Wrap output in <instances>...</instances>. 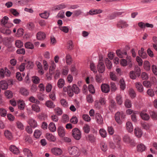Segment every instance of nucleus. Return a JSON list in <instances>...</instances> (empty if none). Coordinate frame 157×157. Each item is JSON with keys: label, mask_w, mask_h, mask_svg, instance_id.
Returning <instances> with one entry per match:
<instances>
[{"label": "nucleus", "mask_w": 157, "mask_h": 157, "mask_svg": "<svg viewBox=\"0 0 157 157\" xmlns=\"http://www.w3.org/2000/svg\"><path fill=\"white\" fill-rule=\"evenodd\" d=\"M69 153L74 156L78 157L80 155L79 149L75 146L70 147H68Z\"/></svg>", "instance_id": "nucleus-1"}, {"label": "nucleus", "mask_w": 157, "mask_h": 157, "mask_svg": "<svg viewBox=\"0 0 157 157\" xmlns=\"http://www.w3.org/2000/svg\"><path fill=\"white\" fill-rule=\"evenodd\" d=\"M72 136L75 139L77 140L80 139L81 137V133L80 131L77 128L72 129Z\"/></svg>", "instance_id": "nucleus-2"}, {"label": "nucleus", "mask_w": 157, "mask_h": 157, "mask_svg": "<svg viewBox=\"0 0 157 157\" xmlns=\"http://www.w3.org/2000/svg\"><path fill=\"white\" fill-rule=\"evenodd\" d=\"M79 92V89L77 86L74 84L72 87L71 86V89L69 92H68V95L69 96L72 97L74 95V92L75 94H78Z\"/></svg>", "instance_id": "nucleus-3"}, {"label": "nucleus", "mask_w": 157, "mask_h": 157, "mask_svg": "<svg viewBox=\"0 0 157 157\" xmlns=\"http://www.w3.org/2000/svg\"><path fill=\"white\" fill-rule=\"evenodd\" d=\"M123 140L125 142L130 144L132 146L135 145L134 140L128 135H125L124 136Z\"/></svg>", "instance_id": "nucleus-4"}, {"label": "nucleus", "mask_w": 157, "mask_h": 157, "mask_svg": "<svg viewBox=\"0 0 157 157\" xmlns=\"http://www.w3.org/2000/svg\"><path fill=\"white\" fill-rule=\"evenodd\" d=\"M5 75L7 76H10V71L6 67H5L4 69H1L0 71V77L4 78Z\"/></svg>", "instance_id": "nucleus-5"}, {"label": "nucleus", "mask_w": 157, "mask_h": 157, "mask_svg": "<svg viewBox=\"0 0 157 157\" xmlns=\"http://www.w3.org/2000/svg\"><path fill=\"white\" fill-rule=\"evenodd\" d=\"M97 68L99 73H103L105 69V66L104 63L102 62L99 61L97 66Z\"/></svg>", "instance_id": "nucleus-6"}, {"label": "nucleus", "mask_w": 157, "mask_h": 157, "mask_svg": "<svg viewBox=\"0 0 157 157\" xmlns=\"http://www.w3.org/2000/svg\"><path fill=\"white\" fill-rule=\"evenodd\" d=\"M102 91L104 93H108L110 91L109 86L107 84H102L101 86Z\"/></svg>", "instance_id": "nucleus-7"}, {"label": "nucleus", "mask_w": 157, "mask_h": 157, "mask_svg": "<svg viewBox=\"0 0 157 157\" xmlns=\"http://www.w3.org/2000/svg\"><path fill=\"white\" fill-rule=\"evenodd\" d=\"M51 151L53 154L56 155H60L62 153L61 149L57 147H55L52 149Z\"/></svg>", "instance_id": "nucleus-8"}, {"label": "nucleus", "mask_w": 157, "mask_h": 157, "mask_svg": "<svg viewBox=\"0 0 157 157\" xmlns=\"http://www.w3.org/2000/svg\"><path fill=\"white\" fill-rule=\"evenodd\" d=\"M46 37L45 34L43 32H39L36 34V38L39 40H43Z\"/></svg>", "instance_id": "nucleus-9"}, {"label": "nucleus", "mask_w": 157, "mask_h": 157, "mask_svg": "<svg viewBox=\"0 0 157 157\" xmlns=\"http://www.w3.org/2000/svg\"><path fill=\"white\" fill-rule=\"evenodd\" d=\"M8 87V85L7 82L5 80H2L0 81V87L3 90H6Z\"/></svg>", "instance_id": "nucleus-10"}, {"label": "nucleus", "mask_w": 157, "mask_h": 157, "mask_svg": "<svg viewBox=\"0 0 157 157\" xmlns=\"http://www.w3.org/2000/svg\"><path fill=\"white\" fill-rule=\"evenodd\" d=\"M96 120L98 124H102L103 123V119L101 115L99 113H96L95 114Z\"/></svg>", "instance_id": "nucleus-11"}, {"label": "nucleus", "mask_w": 157, "mask_h": 157, "mask_svg": "<svg viewBox=\"0 0 157 157\" xmlns=\"http://www.w3.org/2000/svg\"><path fill=\"white\" fill-rule=\"evenodd\" d=\"M126 128L128 132H131L133 131V128L132 123L130 121L127 122L126 123Z\"/></svg>", "instance_id": "nucleus-12"}, {"label": "nucleus", "mask_w": 157, "mask_h": 157, "mask_svg": "<svg viewBox=\"0 0 157 157\" xmlns=\"http://www.w3.org/2000/svg\"><path fill=\"white\" fill-rule=\"evenodd\" d=\"M128 25L124 21L120 20L118 22V28H123L127 27Z\"/></svg>", "instance_id": "nucleus-13"}, {"label": "nucleus", "mask_w": 157, "mask_h": 157, "mask_svg": "<svg viewBox=\"0 0 157 157\" xmlns=\"http://www.w3.org/2000/svg\"><path fill=\"white\" fill-rule=\"evenodd\" d=\"M102 12V10L100 9L91 10L89 12V14L91 15L100 13Z\"/></svg>", "instance_id": "nucleus-14"}, {"label": "nucleus", "mask_w": 157, "mask_h": 157, "mask_svg": "<svg viewBox=\"0 0 157 157\" xmlns=\"http://www.w3.org/2000/svg\"><path fill=\"white\" fill-rule=\"evenodd\" d=\"M140 115L142 119L144 121H148L150 118L149 115L144 112H141Z\"/></svg>", "instance_id": "nucleus-15"}, {"label": "nucleus", "mask_w": 157, "mask_h": 157, "mask_svg": "<svg viewBox=\"0 0 157 157\" xmlns=\"http://www.w3.org/2000/svg\"><path fill=\"white\" fill-rule=\"evenodd\" d=\"M58 133L59 136L61 137L64 136L65 135V132L63 127L59 126L58 128Z\"/></svg>", "instance_id": "nucleus-16"}, {"label": "nucleus", "mask_w": 157, "mask_h": 157, "mask_svg": "<svg viewBox=\"0 0 157 157\" xmlns=\"http://www.w3.org/2000/svg\"><path fill=\"white\" fill-rule=\"evenodd\" d=\"M127 53L126 50H123L122 51L118 49V57L120 58L124 57L127 55Z\"/></svg>", "instance_id": "nucleus-17"}, {"label": "nucleus", "mask_w": 157, "mask_h": 157, "mask_svg": "<svg viewBox=\"0 0 157 157\" xmlns=\"http://www.w3.org/2000/svg\"><path fill=\"white\" fill-rule=\"evenodd\" d=\"M119 84L120 86V88L122 90H124L126 88V84L123 78L120 80L119 83H118V85Z\"/></svg>", "instance_id": "nucleus-18"}, {"label": "nucleus", "mask_w": 157, "mask_h": 157, "mask_svg": "<svg viewBox=\"0 0 157 157\" xmlns=\"http://www.w3.org/2000/svg\"><path fill=\"white\" fill-rule=\"evenodd\" d=\"M135 86L137 90L140 92H142L143 91V87L141 83L140 82H136Z\"/></svg>", "instance_id": "nucleus-19"}, {"label": "nucleus", "mask_w": 157, "mask_h": 157, "mask_svg": "<svg viewBox=\"0 0 157 157\" xmlns=\"http://www.w3.org/2000/svg\"><path fill=\"white\" fill-rule=\"evenodd\" d=\"M137 149L138 151L142 152L145 150L146 147L144 144H141L137 146Z\"/></svg>", "instance_id": "nucleus-20"}, {"label": "nucleus", "mask_w": 157, "mask_h": 157, "mask_svg": "<svg viewBox=\"0 0 157 157\" xmlns=\"http://www.w3.org/2000/svg\"><path fill=\"white\" fill-rule=\"evenodd\" d=\"M10 149L14 154H18L19 152L18 149L14 145H11L10 147Z\"/></svg>", "instance_id": "nucleus-21"}, {"label": "nucleus", "mask_w": 157, "mask_h": 157, "mask_svg": "<svg viewBox=\"0 0 157 157\" xmlns=\"http://www.w3.org/2000/svg\"><path fill=\"white\" fill-rule=\"evenodd\" d=\"M134 132L135 134L137 137H140L141 136L142 133L141 130L139 128H136L134 130Z\"/></svg>", "instance_id": "nucleus-22"}, {"label": "nucleus", "mask_w": 157, "mask_h": 157, "mask_svg": "<svg viewBox=\"0 0 157 157\" xmlns=\"http://www.w3.org/2000/svg\"><path fill=\"white\" fill-rule=\"evenodd\" d=\"M46 138L50 141L54 142L56 140V137L52 134L47 133L46 136Z\"/></svg>", "instance_id": "nucleus-23"}, {"label": "nucleus", "mask_w": 157, "mask_h": 157, "mask_svg": "<svg viewBox=\"0 0 157 157\" xmlns=\"http://www.w3.org/2000/svg\"><path fill=\"white\" fill-rule=\"evenodd\" d=\"M86 138L87 140L90 141L91 143L94 142L96 139L95 137L92 134H90L88 135L87 136H86Z\"/></svg>", "instance_id": "nucleus-24"}, {"label": "nucleus", "mask_w": 157, "mask_h": 157, "mask_svg": "<svg viewBox=\"0 0 157 157\" xmlns=\"http://www.w3.org/2000/svg\"><path fill=\"white\" fill-rule=\"evenodd\" d=\"M29 123L30 126L32 127L35 128L37 126L36 122L33 119L29 120Z\"/></svg>", "instance_id": "nucleus-25"}, {"label": "nucleus", "mask_w": 157, "mask_h": 157, "mask_svg": "<svg viewBox=\"0 0 157 157\" xmlns=\"http://www.w3.org/2000/svg\"><path fill=\"white\" fill-rule=\"evenodd\" d=\"M45 105L48 107L52 108H54L55 106L53 102L51 100L46 101Z\"/></svg>", "instance_id": "nucleus-26"}, {"label": "nucleus", "mask_w": 157, "mask_h": 157, "mask_svg": "<svg viewBox=\"0 0 157 157\" xmlns=\"http://www.w3.org/2000/svg\"><path fill=\"white\" fill-rule=\"evenodd\" d=\"M124 104L125 107L127 108H130L132 106L131 101L129 99H126L125 100Z\"/></svg>", "instance_id": "nucleus-27"}, {"label": "nucleus", "mask_w": 157, "mask_h": 157, "mask_svg": "<svg viewBox=\"0 0 157 157\" xmlns=\"http://www.w3.org/2000/svg\"><path fill=\"white\" fill-rule=\"evenodd\" d=\"M9 20V18L6 16H4L1 20V25L3 26H4L8 22Z\"/></svg>", "instance_id": "nucleus-28"}, {"label": "nucleus", "mask_w": 157, "mask_h": 157, "mask_svg": "<svg viewBox=\"0 0 157 157\" xmlns=\"http://www.w3.org/2000/svg\"><path fill=\"white\" fill-rule=\"evenodd\" d=\"M5 94L7 98H11L13 97V93L10 90H7L5 91Z\"/></svg>", "instance_id": "nucleus-29"}, {"label": "nucleus", "mask_w": 157, "mask_h": 157, "mask_svg": "<svg viewBox=\"0 0 157 157\" xmlns=\"http://www.w3.org/2000/svg\"><path fill=\"white\" fill-rule=\"evenodd\" d=\"M48 128L51 131L55 132L56 130V127L55 124L53 122H51L48 126Z\"/></svg>", "instance_id": "nucleus-30"}, {"label": "nucleus", "mask_w": 157, "mask_h": 157, "mask_svg": "<svg viewBox=\"0 0 157 157\" xmlns=\"http://www.w3.org/2000/svg\"><path fill=\"white\" fill-rule=\"evenodd\" d=\"M21 94L24 96H27L29 94V92L28 90L24 88H21L20 90Z\"/></svg>", "instance_id": "nucleus-31"}, {"label": "nucleus", "mask_w": 157, "mask_h": 157, "mask_svg": "<svg viewBox=\"0 0 157 157\" xmlns=\"http://www.w3.org/2000/svg\"><path fill=\"white\" fill-rule=\"evenodd\" d=\"M64 85V81L62 78L59 79L57 82V86L59 88H62Z\"/></svg>", "instance_id": "nucleus-32"}, {"label": "nucleus", "mask_w": 157, "mask_h": 157, "mask_svg": "<svg viewBox=\"0 0 157 157\" xmlns=\"http://www.w3.org/2000/svg\"><path fill=\"white\" fill-rule=\"evenodd\" d=\"M23 152L25 155L27 157H32L33 155L31 151L28 149L25 148L23 150Z\"/></svg>", "instance_id": "nucleus-33"}, {"label": "nucleus", "mask_w": 157, "mask_h": 157, "mask_svg": "<svg viewBox=\"0 0 157 157\" xmlns=\"http://www.w3.org/2000/svg\"><path fill=\"white\" fill-rule=\"evenodd\" d=\"M105 62L107 68L109 69H110L112 67V63L108 58L105 59Z\"/></svg>", "instance_id": "nucleus-34"}, {"label": "nucleus", "mask_w": 157, "mask_h": 157, "mask_svg": "<svg viewBox=\"0 0 157 157\" xmlns=\"http://www.w3.org/2000/svg\"><path fill=\"white\" fill-rule=\"evenodd\" d=\"M144 69L147 71H149L150 69V63L148 61H145L144 64Z\"/></svg>", "instance_id": "nucleus-35"}, {"label": "nucleus", "mask_w": 157, "mask_h": 157, "mask_svg": "<svg viewBox=\"0 0 157 157\" xmlns=\"http://www.w3.org/2000/svg\"><path fill=\"white\" fill-rule=\"evenodd\" d=\"M4 134L6 137L9 140H11L12 138V133L9 131H5L4 132Z\"/></svg>", "instance_id": "nucleus-36"}, {"label": "nucleus", "mask_w": 157, "mask_h": 157, "mask_svg": "<svg viewBox=\"0 0 157 157\" xmlns=\"http://www.w3.org/2000/svg\"><path fill=\"white\" fill-rule=\"evenodd\" d=\"M99 133L101 137L103 138H105L107 136L106 131L103 128H101L99 130Z\"/></svg>", "instance_id": "nucleus-37"}, {"label": "nucleus", "mask_w": 157, "mask_h": 157, "mask_svg": "<svg viewBox=\"0 0 157 157\" xmlns=\"http://www.w3.org/2000/svg\"><path fill=\"white\" fill-rule=\"evenodd\" d=\"M120 64L122 67H125L128 65V61L125 59H122L120 60Z\"/></svg>", "instance_id": "nucleus-38"}, {"label": "nucleus", "mask_w": 157, "mask_h": 157, "mask_svg": "<svg viewBox=\"0 0 157 157\" xmlns=\"http://www.w3.org/2000/svg\"><path fill=\"white\" fill-rule=\"evenodd\" d=\"M129 94L130 97L133 99L135 98L136 96V94L135 91L132 89H129Z\"/></svg>", "instance_id": "nucleus-39"}, {"label": "nucleus", "mask_w": 157, "mask_h": 157, "mask_svg": "<svg viewBox=\"0 0 157 157\" xmlns=\"http://www.w3.org/2000/svg\"><path fill=\"white\" fill-rule=\"evenodd\" d=\"M100 147L102 150L104 152H105L107 149V145L105 143L102 142L100 144Z\"/></svg>", "instance_id": "nucleus-40"}, {"label": "nucleus", "mask_w": 157, "mask_h": 157, "mask_svg": "<svg viewBox=\"0 0 157 157\" xmlns=\"http://www.w3.org/2000/svg\"><path fill=\"white\" fill-rule=\"evenodd\" d=\"M25 47L26 48L32 49L34 48L33 45L30 42H27L25 44Z\"/></svg>", "instance_id": "nucleus-41"}, {"label": "nucleus", "mask_w": 157, "mask_h": 157, "mask_svg": "<svg viewBox=\"0 0 157 157\" xmlns=\"http://www.w3.org/2000/svg\"><path fill=\"white\" fill-rule=\"evenodd\" d=\"M49 15V13L45 11L44 12L40 14V16L42 18L47 19L48 18Z\"/></svg>", "instance_id": "nucleus-42"}, {"label": "nucleus", "mask_w": 157, "mask_h": 157, "mask_svg": "<svg viewBox=\"0 0 157 157\" xmlns=\"http://www.w3.org/2000/svg\"><path fill=\"white\" fill-rule=\"evenodd\" d=\"M66 62L67 64L70 65L71 64L72 61L71 57L70 55H67L66 57Z\"/></svg>", "instance_id": "nucleus-43"}, {"label": "nucleus", "mask_w": 157, "mask_h": 157, "mask_svg": "<svg viewBox=\"0 0 157 157\" xmlns=\"http://www.w3.org/2000/svg\"><path fill=\"white\" fill-rule=\"evenodd\" d=\"M27 28L29 30H33L35 27V25L32 22H29L27 24Z\"/></svg>", "instance_id": "nucleus-44"}, {"label": "nucleus", "mask_w": 157, "mask_h": 157, "mask_svg": "<svg viewBox=\"0 0 157 157\" xmlns=\"http://www.w3.org/2000/svg\"><path fill=\"white\" fill-rule=\"evenodd\" d=\"M151 117L154 119L157 120V112L151 111L149 112Z\"/></svg>", "instance_id": "nucleus-45"}, {"label": "nucleus", "mask_w": 157, "mask_h": 157, "mask_svg": "<svg viewBox=\"0 0 157 157\" xmlns=\"http://www.w3.org/2000/svg\"><path fill=\"white\" fill-rule=\"evenodd\" d=\"M41 134V132L40 130H36L34 132V136L36 138H38L40 137Z\"/></svg>", "instance_id": "nucleus-46"}, {"label": "nucleus", "mask_w": 157, "mask_h": 157, "mask_svg": "<svg viewBox=\"0 0 157 157\" xmlns=\"http://www.w3.org/2000/svg\"><path fill=\"white\" fill-rule=\"evenodd\" d=\"M67 48L69 50L73 49V44L72 41L70 40L67 43Z\"/></svg>", "instance_id": "nucleus-47"}, {"label": "nucleus", "mask_w": 157, "mask_h": 157, "mask_svg": "<svg viewBox=\"0 0 157 157\" xmlns=\"http://www.w3.org/2000/svg\"><path fill=\"white\" fill-rule=\"evenodd\" d=\"M109 76L111 79L113 81H116L117 79V77L115 74L112 72H110Z\"/></svg>", "instance_id": "nucleus-48"}, {"label": "nucleus", "mask_w": 157, "mask_h": 157, "mask_svg": "<svg viewBox=\"0 0 157 157\" xmlns=\"http://www.w3.org/2000/svg\"><path fill=\"white\" fill-rule=\"evenodd\" d=\"M88 89L90 93H91L92 94H94L95 93V90L94 86L92 85V84L89 85L88 86Z\"/></svg>", "instance_id": "nucleus-49"}, {"label": "nucleus", "mask_w": 157, "mask_h": 157, "mask_svg": "<svg viewBox=\"0 0 157 157\" xmlns=\"http://www.w3.org/2000/svg\"><path fill=\"white\" fill-rule=\"evenodd\" d=\"M66 6L64 4H60L57 5L55 6V10H60L64 9L66 7Z\"/></svg>", "instance_id": "nucleus-50"}, {"label": "nucleus", "mask_w": 157, "mask_h": 157, "mask_svg": "<svg viewBox=\"0 0 157 157\" xmlns=\"http://www.w3.org/2000/svg\"><path fill=\"white\" fill-rule=\"evenodd\" d=\"M110 85L111 90L112 91H115L117 90V87L114 82H111Z\"/></svg>", "instance_id": "nucleus-51"}, {"label": "nucleus", "mask_w": 157, "mask_h": 157, "mask_svg": "<svg viewBox=\"0 0 157 157\" xmlns=\"http://www.w3.org/2000/svg\"><path fill=\"white\" fill-rule=\"evenodd\" d=\"M32 108L33 110L36 112H39L40 111V108L39 106L36 104L33 105L32 106Z\"/></svg>", "instance_id": "nucleus-52"}, {"label": "nucleus", "mask_w": 157, "mask_h": 157, "mask_svg": "<svg viewBox=\"0 0 157 157\" xmlns=\"http://www.w3.org/2000/svg\"><path fill=\"white\" fill-rule=\"evenodd\" d=\"M102 76L100 74L97 75L96 76V81L98 83H101V82Z\"/></svg>", "instance_id": "nucleus-53"}, {"label": "nucleus", "mask_w": 157, "mask_h": 157, "mask_svg": "<svg viewBox=\"0 0 157 157\" xmlns=\"http://www.w3.org/2000/svg\"><path fill=\"white\" fill-rule=\"evenodd\" d=\"M26 67L27 69H30L32 68L33 67V63L30 61H29L27 62V63H26Z\"/></svg>", "instance_id": "nucleus-54"}, {"label": "nucleus", "mask_w": 157, "mask_h": 157, "mask_svg": "<svg viewBox=\"0 0 157 157\" xmlns=\"http://www.w3.org/2000/svg\"><path fill=\"white\" fill-rule=\"evenodd\" d=\"M70 121L74 124H76L78 121L77 118L76 116H73L70 119Z\"/></svg>", "instance_id": "nucleus-55"}, {"label": "nucleus", "mask_w": 157, "mask_h": 157, "mask_svg": "<svg viewBox=\"0 0 157 157\" xmlns=\"http://www.w3.org/2000/svg\"><path fill=\"white\" fill-rule=\"evenodd\" d=\"M15 44L16 46L18 48H21L23 45L22 42L19 40H17L16 41Z\"/></svg>", "instance_id": "nucleus-56"}, {"label": "nucleus", "mask_w": 157, "mask_h": 157, "mask_svg": "<svg viewBox=\"0 0 157 157\" xmlns=\"http://www.w3.org/2000/svg\"><path fill=\"white\" fill-rule=\"evenodd\" d=\"M83 129L84 132L86 133H88L90 131V128L89 125L88 124H86L83 127Z\"/></svg>", "instance_id": "nucleus-57"}, {"label": "nucleus", "mask_w": 157, "mask_h": 157, "mask_svg": "<svg viewBox=\"0 0 157 157\" xmlns=\"http://www.w3.org/2000/svg\"><path fill=\"white\" fill-rule=\"evenodd\" d=\"M143 84L144 86L147 88L150 87L151 84L150 82L148 81H145L143 82Z\"/></svg>", "instance_id": "nucleus-58"}, {"label": "nucleus", "mask_w": 157, "mask_h": 157, "mask_svg": "<svg viewBox=\"0 0 157 157\" xmlns=\"http://www.w3.org/2000/svg\"><path fill=\"white\" fill-rule=\"evenodd\" d=\"M33 81L34 83L37 84L40 82V79L38 77L34 76L33 77Z\"/></svg>", "instance_id": "nucleus-59"}, {"label": "nucleus", "mask_w": 157, "mask_h": 157, "mask_svg": "<svg viewBox=\"0 0 157 157\" xmlns=\"http://www.w3.org/2000/svg\"><path fill=\"white\" fill-rule=\"evenodd\" d=\"M129 76L130 78L132 79H135L136 78V76L133 71H131L130 72Z\"/></svg>", "instance_id": "nucleus-60"}, {"label": "nucleus", "mask_w": 157, "mask_h": 157, "mask_svg": "<svg viewBox=\"0 0 157 157\" xmlns=\"http://www.w3.org/2000/svg\"><path fill=\"white\" fill-rule=\"evenodd\" d=\"M1 31L2 33L6 35H9L11 33V31L8 29H1Z\"/></svg>", "instance_id": "nucleus-61"}, {"label": "nucleus", "mask_w": 157, "mask_h": 157, "mask_svg": "<svg viewBox=\"0 0 157 157\" xmlns=\"http://www.w3.org/2000/svg\"><path fill=\"white\" fill-rule=\"evenodd\" d=\"M56 113L58 115H61L63 113L62 109L59 107H57L54 109Z\"/></svg>", "instance_id": "nucleus-62"}, {"label": "nucleus", "mask_w": 157, "mask_h": 157, "mask_svg": "<svg viewBox=\"0 0 157 157\" xmlns=\"http://www.w3.org/2000/svg\"><path fill=\"white\" fill-rule=\"evenodd\" d=\"M138 54L143 59H145L147 56L146 53L145 52H141V51H138Z\"/></svg>", "instance_id": "nucleus-63"}, {"label": "nucleus", "mask_w": 157, "mask_h": 157, "mask_svg": "<svg viewBox=\"0 0 157 157\" xmlns=\"http://www.w3.org/2000/svg\"><path fill=\"white\" fill-rule=\"evenodd\" d=\"M151 68L153 73L155 75H157V67L156 66L153 65L152 66Z\"/></svg>", "instance_id": "nucleus-64"}]
</instances>
